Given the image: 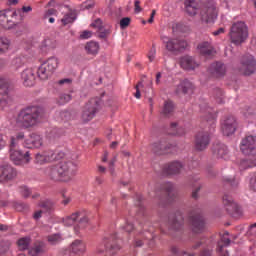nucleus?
<instances>
[{
  "mask_svg": "<svg viewBox=\"0 0 256 256\" xmlns=\"http://www.w3.org/2000/svg\"><path fill=\"white\" fill-rule=\"evenodd\" d=\"M9 98V84L0 77V103H7Z\"/></svg>",
  "mask_w": 256,
  "mask_h": 256,
  "instance_id": "30",
  "label": "nucleus"
},
{
  "mask_svg": "<svg viewBox=\"0 0 256 256\" xmlns=\"http://www.w3.org/2000/svg\"><path fill=\"white\" fill-rule=\"evenodd\" d=\"M71 83H73L71 78H64L58 81V85H71Z\"/></svg>",
  "mask_w": 256,
  "mask_h": 256,
  "instance_id": "62",
  "label": "nucleus"
},
{
  "mask_svg": "<svg viewBox=\"0 0 256 256\" xmlns=\"http://www.w3.org/2000/svg\"><path fill=\"white\" fill-rule=\"evenodd\" d=\"M180 67L185 71H193L197 67V62L191 56H183L180 58Z\"/></svg>",
  "mask_w": 256,
  "mask_h": 256,
  "instance_id": "29",
  "label": "nucleus"
},
{
  "mask_svg": "<svg viewBox=\"0 0 256 256\" xmlns=\"http://www.w3.org/2000/svg\"><path fill=\"white\" fill-rule=\"evenodd\" d=\"M229 37L233 45H241L249 38V27L244 21H238L232 24Z\"/></svg>",
  "mask_w": 256,
  "mask_h": 256,
  "instance_id": "3",
  "label": "nucleus"
},
{
  "mask_svg": "<svg viewBox=\"0 0 256 256\" xmlns=\"http://www.w3.org/2000/svg\"><path fill=\"white\" fill-rule=\"evenodd\" d=\"M49 17H57V9L50 8L44 12L43 19H49Z\"/></svg>",
  "mask_w": 256,
  "mask_h": 256,
  "instance_id": "50",
  "label": "nucleus"
},
{
  "mask_svg": "<svg viewBox=\"0 0 256 256\" xmlns=\"http://www.w3.org/2000/svg\"><path fill=\"white\" fill-rule=\"evenodd\" d=\"M200 111L201 113H204V119L206 123H208L210 130V133H213L215 131V114L213 113V108L209 107L207 104H201L200 105Z\"/></svg>",
  "mask_w": 256,
  "mask_h": 256,
  "instance_id": "17",
  "label": "nucleus"
},
{
  "mask_svg": "<svg viewBox=\"0 0 256 256\" xmlns=\"http://www.w3.org/2000/svg\"><path fill=\"white\" fill-rule=\"evenodd\" d=\"M90 27L98 29V31H103V20H101V18H97L91 23Z\"/></svg>",
  "mask_w": 256,
  "mask_h": 256,
  "instance_id": "49",
  "label": "nucleus"
},
{
  "mask_svg": "<svg viewBox=\"0 0 256 256\" xmlns=\"http://www.w3.org/2000/svg\"><path fill=\"white\" fill-rule=\"evenodd\" d=\"M41 217H43V210H38V211L34 212L33 219L35 221H39L41 219Z\"/></svg>",
  "mask_w": 256,
  "mask_h": 256,
  "instance_id": "63",
  "label": "nucleus"
},
{
  "mask_svg": "<svg viewBox=\"0 0 256 256\" xmlns=\"http://www.w3.org/2000/svg\"><path fill=\"white\" fill-rule=\"evenodd\" d=\"M91 35H93V32L85 30L81 33L80 39H91Z\"/></svg>",
  "mask_w": 256,
  "mask_h": 256,
  "instance_id": "57",
  "label": "nucleus"
},
{
  "mask_svg": "<svg viewBox=\"0 0 256 256\" xmlns=\"http://www.w3.org/2000/svg\"><path fill=\"white\" fill-rule=\"evenodd\" d=\"M173 111H175V104H173V101L171 100H166L164 102L161 115H163V117H171V115H173Z\"/></svg>",
  "mask_w": 256,
  "mask_h": 256,
  "instance_id": "32",
  "label": "nucleus"
},
{
  "mask_svg": "<svg viewBox=\"0 0 256 256\" xmlns=\"http://www.w3.org/2000/svg\"><path fill=\"white\" fill-rule=\"evenodd\" d=\"M222 203L224 205V209L227 211L228 215H231V217H239L243 215L241 207L235 203L231 195L224 194L222 197Z\"/></svg>",
  "mask_w": 256,
  "mask_h": 256,
  "instance_id": "12",
  "label": "nucleus"
},
{
  "mask_svg": "<svg viewBox=\"0 0 256 256\" xmlns=\"http://www.w3.org/2000/svg\"><path fill=\"white\" fill-rule=\"evenodd\" d=\"M155 53H156V50L155 48H152L149 53H148V59L150 61V63H153V61H155Z\"/></svg>",
  "mask_w": 256,
  "mask_h": 256,
  "instance_id": "60",
  "label": "nucleus"
},
{
  "mask_svg": "<svg viewBox=\"0 0 256 256\" xmlns=\"http://www.w3.org/2000/svg\"><path fill=\"white\" fill-rule=\"evenodd\" d=\"M63 131L59 128H54L50 131V137L52 139H57L62 135Z\"/></svg>",
  "mask_w": 256,
  "mask_h": 256,
  "instance_id": "53",
  "label": "nucleus"
},
{
  "mask_svg": "<svg viewBox=\"0 0 256 256\" xmlns=\"http://www.w3.org/2000/svg\"><path fill=\"white\" fill-rule=\"evenodd\" d=\"M161 189L164 193H166L168 199L173 200L175 199V193H173V183L171 182H165L162 184Z\"/></svg>",
  "mask_w": 256,
  "mask_h": 256,
  "instance_id": "37",
  "label": "nucleus"
},
{
  "mask_svg": "<svg viewBox=\"0 0 256 256\" xmlns=\"http://www.w3.org/2000/svg\"><path fill=\"white\" fill-rule=\"evenodd\" d=\"M24 146L27 147V149H39V147L43 146V137L37 133H32L24 141Z\"/></svg>",
  "mask_w": 256,
  "mask_h": 256,
  "instance_id": "22",
  "label": "nucleus"
},
{
  "mask_svg": "<svg viewBox=\"0 0 256 256\" xmlns=\"http://www.w3.org/2000/svg\"><path fill=\"white\" fill-rule=\"evenodd\" d=\"M209 143H211V136L207 131L199 132L196 135L195 147L197 151H205V148L209 147Z\"/></svg>",
  "mask_w": 256,
  "mask_h": 256,
  "instance_id": "20",
  "label": "nucleus"
},
{
  "mask_svg": "<svg viewBox=\"0 0 256 256\" xmlns=\"http://www.w3.org/2000/svg\"><path fill=\"white\" fill-rule=\"evenodd\" d=\"M75 19H77V13L71 11L64 15V17L61 19V23L64 25H69L71 23L75 22Z\"/></svg>",
  "mask_w": 256,
  "mask_h": 256,
  "instance_id": "40",
  "label": "nucleus"
},
{
  "mask_svg": "<svg viewBox=\"0 0 256 256\" xmlns=\"http://www.w3.org/2000/svg\"><path fill=\"white\" fill-rule=\"evenodd\" d=\"M197 49L199 53L205 57H211V55L216 53L215 48L207 41L198 44Z\"/></svg>",
  "mask_w": 256,
  "mask_h": 256,
  "instance_id": "31",
  "label": "nucleus"
},
{
  "mask_svg": "<svg viewBox=\"0 0 256 256\" xmlns=\"http://www.w3.org/2000/svg\"><path fill=\"white\" fill-rule=\"evenodd\" d=\"M239 73L245 77L253 75L256 71V60L251 54H245L240 60V67L238 68Z\"/></svg>",
  "mask_w": 256,
  "mask_h": 256,
  "instance_id": "11",
  "label": "nucleus"
},
{
  "mask_svg": "<svg viewBox=\"0 0 256 256\" xmlns=\"http://www.w3.org/2000/svg\"><path fill=\"white\" fill-rule=\"evenodd\" d=\"M190 91H193V83L188 79H184L176 87L175 93L176 95H187Z\"/></svg>",
  "mask_w": 256,
  "mask_h": 256,
  "instance_id": "27",
  "label": "nucleus"
},
{
  "mask_svg": "<svg viewBox=\"0 0 256 256\" xmlns=\"http://www.w3.org/2000/svg\"><path fill=\"white\" fill-rule=\"evenodd\" d=\"M184 6L186 13H188L190 17H195L197 11H199V0H184Z\"/></svg>",
  "mask_w": 256,
  "mask_h": 256,
  "instance_id": "28",
  "label": "nucleus"
},
{
  "mask_svg": "<svg viewBox=\"0 0 256 256\" xmlns=\"http://www.w3.org/2000/svg\"><path fill=\"white\" fill-rule=\"evenodd\" d=\"M229 232L224 233L221 237L220 241L218 242V251L221 253L224 247H229L231 245V239L227 237Z\"/></svg>",
  "mask_w": 256,
  "mask_h": 256,
  "instance_id": "41",
  "label": "nucleus"
},
{
  "mask_svg": "<svg viewBox=\"0 0 256 256\" xmlns=\"http://www.w3.org/2000/svg\"><path fill=\"white\" fill-rule=\"evenodd\" d=\"M221 131L226 137L235 134V131H237V119L235 116L228 115L221 120Z\"/></svg>",
  "mask_w": 256,
  "mask_h": 256,
  "instance_id": "14",
  "label": "nucleus"
},
{
  "mask_svg": "<svg viewBox=\"0 0 256 256\" xmlns=\"http://www.w3.org/2000/svg\"><path fill=\"white\" fill-rule=\"evenodd\" d=\"M11 249V241L7 239L0 240V256H5Z\"/></svg>",
  "mask_w": 256,
  "mask_h": 256,
  "instance_id": "42",
  "label": "nucleus"
},
{
  "mask_svg": "<svg viewBox=\"0 0 256 256\" xmlns=\"http://www.w3.org/2000/svg\"><path fill=\"white\" fill-rule=\"evenodd\" d=\"M98 253H108V255H117L121 251V245L117 243V235L112 234L105 237L102 244L97 249Z\"/></svg>",
  "mask_w": 256,
  "mask_h": 256,
  "instance_id": "6",
  "label": "nucleus"
},
{
  "mask_svg": "<svg viewBox=\"0 0 256 256\" xmlns=\"http://www.w3.org/2000/svg\"><path fill=\"white\" fill-rule=\"evenodd\" d=\"M101 107V99L99 98H92L88 101L85 105L83 112H82V121L83 123H89L95 115L99 112Z\"/></svg>",
  "mask_w": 256,
  "mask_h": 256,
  "instance_id": "8",
  "label": "nucleus"
},
{
  "mask_svg": "<svg viewBox=\"0 0 256 256\" xmlns=\"http://www.w3.org/2000/svg\"><path fill=\"white\" fill-rule=\"evenodd\" d=\"M209 71L213 77L219 79V77H225V73H227V68L225 67V64L221 62H216L210 65Z\"/></svg>",
  "mask_w": 256,
  "mask_h": 256,
  "instance_id": "25",
  "label": "nucleus"
},
{
  "mask_svg": "<svg viewBox=\"0 0 256 256\" xmlns=\"http://www.w3.org/2000/svg\"><path fill=\"white\" fill-rule=\"evenodd\" d=\"M17 245L20 251H27V249H29V245H31V238L22 237L17 241Z\"/></svg>",
  "mask_w": 256,
  "mask_h": 256,
  "instance_id": "43",
  "label": "nucleus"
},
{
  "mask_svg": "<svg viewBox=\"0 0 256 256\" xmlns=\"http://www.w3.org/2000/svg\"><path fill=\"white\" fill-rule=\"evenodd\" d=\"M77 223L80 229H85L89 224V217H87V213L83 211H77L70 216H67L63 219V224L65 227H71Z\"/></svg>",
  "mask_w": 256,
  "mask_h": 256,
  "instance_id": "9",
  "label": "nucleus"
},
{
  "mask_svg": "<svg viewBox=\"0 0 256 256\" xmlns=\"http://www.w3.org/2000/svg\"><path fill=\"white\" fill-rule=\"evenodd\" d=\"M10 159L14 165L29 163L31 161V153L29 150H12L10 151Z\"/></svg>",
  "mask_w": 256,
  "mask_h": 256,
  "instance_id": "16",
  "label": "nucleus"
},
{
  "mask_svg": "<svg viewBox=\"0 0 256 256\" xmlns=\"http://www.w3.org/2000/svg\"><path fill=\"white\" fill-rule=\"evenodd\" d=\"M43 117V108L39 106H26L22 108L16 118V123L23 129L35 127Z\"/></svg>",
  "mask_w": 256,
  "mask_h": 256,
  "instance_id": "2",
  "label": "nucleus"
},
{
  "mask_svg": "<svg viewBox=\"0 0 256 256\" xmlns=\"http://www.w3.org/2000/svg\"><path fill=\"white\" fill-rule=\"evenodd\" d=\"M51 159H53V153H37L35 156V163H37L38 165H43V163H48V161H51Z\"/></svg>",
  "mask_w": 256,
  "mask_h": 256,
  "instance_id": "34",
  "label": "nucleus"
},
{
  "mask_svg": "<svg viewBox=\"0 0 256 256\" xmlns=\"http://www.w3.org/2000/svg\"><path fill=\"white\" fill-rule=\"evenodd\" d=\"M19 147V141L15 139V136H11L10 144H9V151H15Z\"/></svg>",
  "mask_w": 256,
  "mask_h": 256,
  "instance_id": "51",
  "label": "nucleus"
},
{
  "mask_svg": "<svg viewBox=\"0 0 256 256\" xmlns=\"http://www.w3.org/2000/svg\"><path fill=\"white\" fill-rule=\"evenodd\" d=\"M225 182L228 183V185H231V187H237V185H239V181L236 179L226 178Z\"/></svg>",
  "mask_w": 256,
  "mask_h": 256,
  "instance_id": "59",
  "label": "nucleus"
},
{
  "mask_svg": "<svg viewBox=\"0 0 256 256\" xmlns=\"http://www.w3.org/2000/svg\"><path fill=\"white\" fill-rule=\"evenodd\" d=\"M71 248L73 253H83V251H85V244H83L81 240H75Z\"/></svg>",
  "mask_w": 256,
  "mask_h": 256,
  "instance_id": "45",
  "label": "nucleus"
},
{
  "mask_svg": "<svg viewBox=\"0 0 256 256\" xmlns=\"http://www.w3.org/2000/svg\"><path fill=\"white\" fill-rule=\"evenodd\" d=\"M252 167H256V160L244 159L239 163L240 171H246V169H252Z\"/></svg>",
  "mask_w": 256,
  "mask_h": 256,
  "instance_id": "38",
  "label": "nucleus"
},
{
  "mask_svg": "<svg viewBox=\"0 0 256 256\" xmlns=\"http://www.w3.org/2000/svg\"><path fill=\"white\" fill-rule=\"evenodd\" d=\"M17 16L16 11L12 10H1L0 11V27L3 29H13L17 25L15 17Z\"/></svg>",
  "mask_w": 256,
  "mask_h": 256,
  "instance_id": "15",
  "label": "nucleus"
},
{
  "mask_svg": "<svg viewBox=\"0 0 256 256\" xmlns=\"http://www.w3.org/2000/svg\"><path fill=\"white\" fill-rule=\"evenodd\" d=\"M58 67L59 59L57 57H50L39 66L37 75L42 81H47L57 71Z\"/></svg>",
  "mask_w": 256,
  "mask_h": 256,
  "instance_id": "5",
  "label": "nucleus"
},
{
  "mask_svg": "<svg viewBox=\"0 0 256 256\" xmlns=\"http://www.w3.org/2000/svg\"><path fill=\"white\" fill-rule=\"evenodd\" d=\"M143 11V8H141V1L135 0L134 2V12L135 13H141Z\"/></svg>",
  "mask_w": 256,
  "mask_h": 256,
  "instance_id": "56",
  "label": "nucleus"
},
{
  "mask_svg": "<svg viewBox=\"0 0 256 256\" xmlns=\"http://www.w3.org/2000/svg\"><path fill=\"white\" fill-rule=\"evenodd\" d=\"M161 41L165 45L166 51L172 53L173 55H179L180 53H183L187 47H189V43H187V40L184 39L161 36Z\"/></svg>",
  "mask_w": 256,
  "mask_h": 256,
  "instance_id": "4",
  "label": "nucleus"
},
{
  "mask_svg": "<svg viewBox=\"0 0 256 256\" xmlns=\"http://www.w3.org/2000/svg\"><path fill=\"white\" fill-rule=\"evenodd\" d=\"M45 251V243L43 242H36L34 247L29 250V255L31 256H39Z\"/></svg>",
  "mask_w": 256,
  "mask_h": 256,
  "instance_id": "36",
  "label": "nucleus"
},
{
  "mask_svg": "<svg viewBox=\"0 0 256 256\" xmlns=\"http://www.w3.org/2000/svg\"><path fill=\"white\" fill-rule=\"evenodd\" d=\"M183 169V163L180 161H172L168 164H165L163 167V173L166 175H179Z\"/></svg>",
  "mask_w": 256,
  "mask_h": 256,
  "instance_id": "23",
  "label": "nucleus"
},
{
  "mask_svg": "<svg viewBox=\"0 0 256 256\" xmlns=\"http://www.w3.org/2000/svg\"><path fill=\"white\" fill-rule=\"evenodd\" d=\"M240 151L248 157H256V136L250 135L242 139Z\"/></svg>",
  "mask_w": 256,
  "mask_h": 256,
  "instance_id": "13",
  "label": "nucleus"
},
{
  "mask_svg": "<svg viewBox=\"0 0 256 256\" xmlns=\"http://www.w3.org/2000/svg\"><path fill=\"white\" fill-rule=\"evenodd\" d=\"M131 25V18L129 17H124L120 20V28L121 29H127Z\"/></svg>",
  "mask_w": 256,
  "mask_h": 256,
  "instance_id": "52",
  "label": "nucleus"
},
{
  "mask_svg": "<svg viewBox=\"0 0 256 256\" xmlns=\"http://www.w3.org/2000/svg\"><path fill=\"white\" fill-rule=\"evenodd\" d=\"M18 211H29V204L20 203L16 205Z\"/></svg>",
  "mask_w": 256,
  "mask_h": 256,
  "instance_id": "55",
  "label": "nucleus"
},
{
  "mask_svg": "<svg viewBox=\"0 0 256 256\" xmlns=\"http://www.w3.org/2000/svg\"><path fill=\"white\" fill-rule=\"evenodd\" d=\"M250 189L256 192V173L250 179Z\"/></svg>",
  "mask_w": 256,
  "mask_h": 256,
  "instance_id": "58",
  "label": "nucleus"
},
{
  "mask_svg": "<svg viewBox=\"0 0 256 256\" xmlns=\"http://www.w3.org/2000/svg\"><path fill=\"white\" fill-rule=\"evenodd\" d=\"M21 79L25 87H33V85H35V79H36L35 70H33V68L25 69L21 73Z\"/></svg>",
  "mask_w": 256,
  "mask_h": 256,
  "instance_id": "24",
  "label": "nucleus"
},
{
  "mask_svg": "<svg viewBox=\"0 0 256 256\" xmlns=\"http://www.w3.org/2000/svg\"><path fill=\"white\" fill-rule=\"evenodd\" d=\"M109 35H111V29H109V28L105 29V27H103V30L99 31L98 37L100 39H107V37H109Z\"/></svg>",
  "mask_w": 256,
  "mask_h": 256,
  "instance_id": "54",
  "label": "nucleus"
},
{
  "mask_svg": "<svg viewBox=\"0 0 256 256\" xmlns=\"http://www.w3.org/2000/svg\"><path fill=\"white\" fill-rule=\"evenodd\" d=\"M19 191L22 197H24V199H27L28 197L31 196V188L27 186H20Z\"/></svg>",
  "mask_w": 256,
  "mask_h": 256,
  "instance_id": "48",
  "label": "nucleus"
},
{
  "mask_svg": "<svg viewBox=\"0 0 256 256\" xmlns=\"http://www.w3.org/2000/svg\"><path fill=\"white\" fill-rule=\"evenodd\" d=\"M168 223L170 225V229H173L174 231H179V229H183V225L185 223L183 213L178 210L175 213L170 214L168 218Z\"/></svg>",
  "mask_w": 256,
  "mask_h": 256,
  "instance_id": "18",
  "label": "nucleus"
},
{
  "mask_svg": "<svg viewBox=\"0 0 256 256\" xmlns=\"http://www.w3.org/2000/svg\"><path fill=\"white\" fill-rule=\"evenodd\" d=\"M15 177H17V170H15L11 165L6 164L0 166V183L13 181Z\"/></svg>",
  "mask_w": 256,
  "mask_h": 256,
  "instance_id": "19",
  "label": "nucleus"
},
{
  "mask_svg": "<svg viewBox=\"0 0 256 256\" xmlns=\"http://www.w3.org/2000/svg\"><path fill=\"white\" fill-rule=\"evenodd\" d=\"M38 207L44 209L46 213H53L55 211V202L52 200H42L39 202Z\"/></svg>",
  "mask_w": 256,
  "mask_h": 256,
  "instance_id": "35",
  "label": "nucleus"
},
{
  "mask_svg": "<svg viewBox=\"0 0 256 256\" xmlns=\"http://www.w3.org/2000/svg\"><path fill=\"white\" fill-rule=\"evenodd\" d=\"M173 147H175L173 144L159 141L151 144V151L154 155H167V153H171Z\"/></svg>",
  "mask_w": 256,
  "mask_h": 256,
  "instance_id": "21",
  "label": "nucleus"
},
{
  "mask_svg": "<svg viewBox=\"0 0 256 256\" xmlns=\"http://www.w3.org/2000/svg\"><path fill=\"white\" fill-rule=\"evenodd\" d=\"M188 221L191 225L193 233H203L205 231V218L201 215L200 209H194L188 214Z\"/></svg>",
  "mask_w": 256,
  "mask_h": 256,
  "instance_id": "7",
  "label": "nucleus"
},
{
  "mask_svg": "<svg viewBox=\"0 0 256 256\" xmlns=\"http://www.w3.org/2000/svg\"><path fill=\"white\" fill-rule=\"evenodd\" d=\"M85 49L88 55H97L99 53V43L93 41L88 42Z\"/></svg>",
  "mask_w": 256,
  "mask_h": 256,
  "instance_id": "39",
  "label": "nucleus"
},
{
  "mask_svg": "<svg viewBox=\"0 0 256 256\" xmlns=\"http://www.w3.org/2000/svg\"><path fill=\"white\" fill-rule=\"evenodd\" d=\"M223 33H225V28L221 27L212 32V35H214V37H218V35H223Z\"/></svg>",
  "mask_w": 256,
  "mask_h": 256,
  "instance_id": "64",
  "label": "nucleus"
},
{
  "mask_svg": "<svg viewBox=\"0 0 256 256\" xmlns=\"http://www.w3.org/2000/svg\"><path fill=\"white\" fill-rule=\"evenodd\" d=\"M211 97L218 105L225 103V94L221 88H214L211 92Z\"/></svg>",
  "mask_w": 256,
  "mask_h": 256,
  "instance_id": "33",
  "label": "nucleus"
},
{
  "mask_svg": "<svg viewBox=\"0 0 256 256\" xmlns=\"http://www.w3.org/2000/svg\"><path fill=\"white\" fill-rule=\"evenodd\" d=\"M77 169V163L72 160H62L46 168V175L51 181L67 183L77 175Z\"/></svg>",
  "mask_w": 256,
  "mask_h": 256,
  "instance_id": "1",
  "label": "nucleus"
},
{
  "mask_svg": "<svg viewBox=\"0 0 256 256\" xmlns=\"http://www.w3.org/2000/svg\"><path fill=\"white\" fill-rule=\"evenodd\" d=\"M202 23H215L217 19V4L213 0L207 1L200 12Z\"/></svg>",
  "mask_w": 256,
  "mask_h": 256,
  "instance_id": "10",
  "label": "nucleus"
},
{
  "mask_svg": "<svg viewBox=\"0 0 256 256\" xmlns=\"http://www.w3.org/2000/svg\"><path fill=\"white\" fill-rule=\"evenodd\" d=\"M47 241L50 245H59L63 241L61 233L51 234L47 236Z\"/></svg>",
  "mask_w": 256,
  "mask_h": 256,
  "instance_id": "44",
  "label": "nucleus"
},
{
  "mask_svg": "<svg viewBox=\"0 0 256 256\" xmlns=\"http://www.w3.org/2000/svg\"><path fill=\"white\" fill-rule=\"evenodd\" d=\"M71 99H73V96H71V94H61L59 96L58 103L59 105H65V103H69Z\"/></svg>",
  "mask_w": 256,
  "mask_h": 256,
  "instance_id": "47",
  "label": "nucleus"
},
{
  "mask_svg": "<svg viewBox=\"0 0 256 256\" xmlns=\"http://www.w3.org/2000/svg\"><path fill=\"white\" fill-rule=\"evenodd\" d=\"M135 229V226L132 223H126V225L124 226V230L126 233H131L133 232Z\"/></svg>",
  "mask_w": 256,
  "mask_h": 256,
  "instance_id": "61",
  "label": "nucleus"
},
{
  "mask_svg": "<svg viewBox=\"0 0 256 256\" xmlns=\"http://www.w3.org/2000/svg\"><path fill=\"white\" fill-rule=\"evenodd\" d=\"M228 153L229 149H227V146L225 144L218 142L212 145V154L217 159H223Z\"/></svg>",
  "mask_w": 256,
  "mask_h": 256,
  "instance_id": "26",
  "label": "nucleus"
},
{
  "mask_svg": "<svg viewBox=\"0 0 256 256\" xmlns=\"http://www.w3.org/2000/svg\"><path fill=\"white\" fill-rule=\"evenodd\" d=\"M9 47H11V40L5 37L0 38V55L9 51Z\"/></svg>",
  "mask_w": 256,
  "mask_h": 256,
  "instance_id": "46",
  "label": "nucleus"
}]
</instances>
